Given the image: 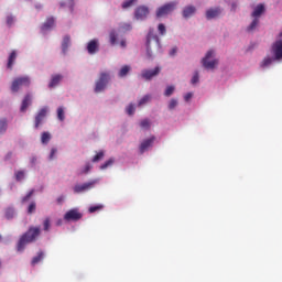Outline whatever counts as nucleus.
I'll return each mask as SVG.
<instances>
[{
    "label": "nucleus",
    "instance_id": "nucleus-15",
    "mask_svg": "<svg viewBox=\"0 0 282 282\" xmlns=\"http://www.w3.org/2000/svg\"><path fill=\"white\" fill-rule=\"evenodd\" d=\"M153 142H155V137H152L150 139H145L141 144H140V153H144L150 147H153Z\"/></svg>",
    "mask_w": 282,
    "mask_h": 282
},
{
    "label": "nucleus",
    "instance_id": "nucleus-39",
    "mask_svg": "<svg viewBox=\"0 0 282 282\" xmlns=\"http://www.w3.org/2000/svg\"><path fill=\"white\" fill-rule=\"evenodd\" d=\"M102 208H104L102 205L90 206L88 209V213H97V210H102Z\"/></svg>",
    "mask_w": 282,
    "mask_h": 282
},
{
    "label": "nucleus",
    "instance_id": "nucleus-5",
    "mask_svg": "<svg viewBox=\"0 0 282 282\" xmlns=\"http://www.w3.org/2000/svg\"><path fill=\"white\" fill-rule=\"evenodd\" d=\"M263 12H265V7L263 4H258L254 8L253 12L251 13V17H253V20L250 23V25L247 28L248 32H252V30L257 29V25H259V17H261Z\"/></svg>",
    "mask_w": 282,
    "mask_h": 282
},
{
    "label": "nucleus",
    "instance_id": "nucleus-43",
    "mask_svg": "<svg viewBox=\"0 0 282 282\" xmlns=\"http://www.w3.org/2000/svg\"><path fill=\"white\" fill-rule=\"evenodd\" d=\"M116 41H118V35L116 34V32H111L110 33V43L111 45H116Z\"/></svg>",
    "mask_w": 282,
    "mask_h": 282
},
{
    "label": "nucleus",
    "instance_id": "nucleus-21",
    "mask_svg": "<svg viewBox=\"0 0 282 282\" xmlns=\"http://www.w3.org/2000/svg\"><path fill=\"white\" fill-rule=\"evenodd\" d=\"M274 61H278L275 59L274 57H270V56H267L263 58V61L260 63V67H262V69H264V67H270V65L272 63H274Z\"/></svg>",
    "mask_w": 282,
    "mask_h": 282
},
{
    "label": "nucleus",
    "instance_id": "nucleus-8",
    "mask_svg": "<svg viewBox=\"0 0 282 282\" xmlns=\"http://www.w3.org/2000/svg\"><path fill=\"white\" fill-rule=\"evenodd\" d=\"M271 54H273L275 61H282V40H278L272 44Z\"/></svg>",
    "mask_w": 282,
    "mask_h": 282
},
{
    "label": "nucleus",
    "instance_id": "nucleus-4",
    "mask_svg": "<svg viewBox=\"0 0 282 282\" xmlns=\"http://www.w3.org/2000/svg\"><path fill=\"white\" fill-rule=\"evenodd\" d=\"M109 80H111V75L108 72H101L98 80L96 82L95 93L100 94V91H105Z\"/></svg>",
    "mask_w": 282,
    "mask_h": 282
},
{
    "label": "nucleus",
    "instance_id": "nucleus-55",
    "mask_svg": "<svg viewBox=\"0 0 282 282\" xmlns=\"http://www.w3.org/2000/svg\"><path fill=\"white\" fill-rule=\"evenodd\" d=\"M31 163H32V164H36V156H33V158L31 159Z\"/></svg>",
    "mask_w": 282,
    "mask_h": 282
},
{
    "label": "nucleus",
    "instance_id": "nucleus-7",
    "mask_svg": "<svg viewBox=\"0 0 282 282\" xmlns=\"http://www.w3.org/2000/svg\"><path fill=\"white\" fill-rule=\"evenodd\" d=\"M176 7H177V2H170L159 8L156 10L158 19H162V17H166V14H171V12H173V10H175Z\"/></svg>",
    "mask_w": 282,
    "mask_h": 282
},
{
    "label": "nucleus",
    "instance_id": "nucleus-33",
    "mask_svg": "<svg viewBox=\"0 0 282 282\" xmlns=\"http://www.w3.org/2000/svg\"><path fill=\"white\" fill-rule=\"evenodd\" d=\"M113 162H115L113 159H109L108 161H106L104 164L100 165V170L105 171V169H109V166H111Z\"/></svg>",
    "mask_w": 282,
    "mask_h": 282
},
{
    "label": "nucleus",
    "instance_id": "nucleus-46",
    "mask_svg": "<svg viewBox=\"0 0 282 282\" xmlns=\"http://www.w3.org/2000/svg\"><path fill=\"white\" fill-rule=\"evenodd\" d=\"M177 107V99H171L169 104V109H175Z\"/></svg>",
    "mask_w": 282,
    "mask_h": 282
},
{
    "label": "nucleus",
    "instance_id": "nucleus-32",
    "mask_svg": "<svg viewBox=\"0 0 282 282\" xmlns=\"http://www.w3.org/2000/svg\"><path fill=\"white\" fill-rule=\"evenodd\" d=\"M4 215L8 219H13L14 218V208H12V207L7 208Z\"/></svg>",
    "mask_w": 282,
    "mask_h": 282
},
{
    "label": "nucleus",
    "instance_id": "nucleus-34",
    "mask_svg": "<svg viewBox=\"0 0 282 282\" xmlns=\"http://www.w3.org/2000/svg\"><path fill=\"white\" fill-rule=\"evenodd\" d=\"M174 91H175V86H167L165 89L164 96L169 98L170 96H173Z\"/></svg>",
    "mask_w": 282,
    "mask_h": 282
},
{
    "label": "nucleus",
    "instance_id": "nucleus-50",
    "mask_svg": "<svg viewBox=\"0 0 282 282\" xmlns=\"http://www.w3.org/2000/svg\"><path fill=\"white\" fill-rule=\"evenodd\" d=\"M191 98H193V93H187V94L184 96L185 102H188V100H191Z\"/></svg>",
    "mask_w": 282,
    "mask_h": 282
},
{
    "label": "nucleus",
    "instance_id": "nucleus-30",
    "mask_svg": "<svg viewBox=\"0 0 282 282\" xmlns=\"http://www.w3.org/2000/svg\"><path fill=\"white\" fill-rule=\"evenodd\" d=\"M57 118L58 120H61V122L65 120V110L63 109V107L57 108Z\"/></svg>",
    "mask_w": 282,
    "mask_h": 282
},
{
    "label": "nucleus",
    "instance_id": "nucleus-53",
    "mask_svg": "<svg viewBox=\"0 0 282 282\" xmlns=\"http://www.w3.org/2000/svg\"><path fill=\"white\" fill-rule=\"evenodd\" d=\"M120 45H121V47H127V42H126L124 40H122V41L120 42Z\"/></svg>",
    "mask_w": 282,
    "mask_h": 282
},
{
    "label": "nucleus",
    "instance_id": "nucleus-11",
    "mask_svg": "<svg viewBox=\"0 0 282 282\" xmlns=\"http://www.w3.org/2000/svg\"><path fill=\"white\" fill-rule=\"evenodd\" d=\"M64 219L66 221H78L83 219V214H80L78 209H70L64 215Z\"/></svg>",
    "mask_w": 282,
    "mask_h": 282
},
{
    "label": "nucleus",
    "instance_id": "nucleus-9",
    "mask_svg": "<svg viewBox=\"0 0 282 282\" xmlns=\"http://www.w3.org/2000/svg\"><path fill=\"white\" fill-rule=\"evenodd\" d=\"M162 72V68L156 66L154 69H143L141 72V78L144 80H151L152 78H155Z\"/></svg>",
    "mask_w": 282,
    "mask_h": 282
},
{
    "label": "nucleus",
    "instance_id": "nucleus-52",
    "mask_svg": "<svg viewBox=\"0 0 282 282\" xmlns=\"http://www.w3.org/2000/svg\"><path fill=\"white\" fill-rule=\"evenodd\" d=\"M56 202H57V204H63V202H65V196H59V197H57V199H56Z\"/></svg>",
    "mask_w": 282,
    "mask_h": 282
},
{
    "label": "nucleus",
    "instance_id": "nucleus-41",
    "mask_svg": "<svg viewBox=\"0 0 282 282\" xmlns=\"http://www.w3.org/2000/svg\"><path fill=\"white\" fill-rule=\"evenodd\" d=\"M36 212V203L32 202L28 207L29 215H32V213Z\"/></svg>",
    "mask_w": 282,
    "mask_h": 282
},
{
    "label": "nucleus",
    "instance_id": "nucleus-44",
    "mask_svg": "<svg viewBox=\"0 0 282 282\" xmlns=\"http://www.w3.org/2000/svg\"><path fill=\"white\" fill-rule=\"evenodd\" d=\"M89 171H91V164L86 163L84 170L80 172V175H87V173H89Z\"/></svg>",
    "mask_w": 282,
    "mask_h": 282
},
{
    "label": "nucleus",
    "instance_id": "nucleus-13",
    "mask_svg": "<svg viewBox=\"0 0 282 282\" xmlns=\"http://www.w3.org/2000/svg\"><path fill=\"white\" fill-rule=\"evenodd\" d=\"M46 116H47V107H43L42 109H40V111L35 116V124H34L35 129H39V127H41Z\"/></svg>",
    "mask_w": 282,
    "mask_h": 282
},
{
    "label": "nucleus",
    "instance_id": "nucleus-38",
    "mask_svg": "<svg viewBox=\"0 0 282 282\" xmlns=\"http://www.w3.org/2000/svg\"><path fill=\"white\" fill-rule=\"evenodd\" d=\"M34 195V189H31L23 198L22 204H25V202H30V198Z\"/></svg>",
    "mask_w": 282,
    "mask_h": 282
},
{
    "label": "nucleus",
    "instance_id": "nucleus-10",
    "mask_svg": "<svg viewBox=\"0 0 282 282\" xmlns=\"http://www.w3.org/2000/svg\"><path fill=\"white\" fill-rule=\"evenodd\" d=\"M96 184H98V181L94 180L88 183H84L82 185H75L74 193H85V191H91V188H94Z\"/></svg>",
    "mask_w": 282,
    "mask_h": 282
},
{
    "label": "nucleus",
    "instance_id": "nucleus-25",
    "mask_svg": "<svg viewBox=\"0 0 282 282\" xmlns=\"http://www.w3.org/2000/svg\"><path fill=\"white\" fill-rule=\"evenodd\" d=\"M129 72H131V66H129V65L122 66L121 69L119 70V77L124 78V76H127V74H129Z\"/></svg>",
    "mask_w": 282,
    "mask_h": 282
},
{
    "label": "nucleus",
    "instance_id": "nucleus-1",
    "mask_svg": "<svg viewBox=\"0 0 282 282\" xmlns=\"http://www.w3.org/2000/svg\"><path fill=\"white\" fill-rule=\"evenodd\" d=\"M39 237H41V227L31 226L28 231L20 237L17 246L18 252H23L25 246H28V243H34Z\"/></svg>",
    "mask_w": 282,
    "mask_h": 282
},
{
    "label": "nucleus",
    "instance_id": "nucleus-27",
    "mask_svg": "<svg viewBox=\"0 0 282 282\" xmlns=\"http://www.w3.org/2000/svg\"><path fill=\"white\" fill-rule=\"evenodd\" d=\"M8 131V119H0V133H6Z\"/></svg>",
    "mask_w": 282,
    "mask_h": 282
},
{
    "label": "nucleus",
    "instance_id": "nucleus-26",
    "mask_svg": "<svg viewBox=\"0 0 282 282\" xmlns=\"http://www.w3.org/2000/svg\"><path fill=\"white\" fill-rule=\"evenodd\" d=\"M50 140H52V134L50 132H43L41 137L42 144H48Z\"/></svg>",
    "mask_w": 282,
    "mask_h": 282
},
{
    "label": "nucleus",
    "instance_id": "nucleus-17",
    "mask_svg": "<svg viewBox=\"0 0 282 282\" xmlns=\"http://www.w3.org/2000/svg\"><path fill=\"white\" fill-rule=\"evenodd\" d=\"M88 54H96L98 52V40H91L87 45Z\"/></svg>",
    "mask_w": 282,
    "mask_h": 282
},
{
    "label": "nucleus",
    "instance_id": "nucleus-19",
    "mask_svg": "<svg viewBox=\"0 0 282 282\" xmlns=\"http://www.w3.org/2000/svg\"><path fill=\"white\" fill-rule=\"evenodd\" d=\"M72 43V37L69 35H65L62 42V52L63 54H67V50Z\"/></svg>",
    "mask_w": 282,
    "mask_h": 282
},
{
    "label": "nucleus",
    "instance_id": "nucleus-23",
    "mask_svg": "<svg viewBox=\"0 0 282 282\" xmlns=\"http://www.w3.org/2000/svg\"><path fill=\"white\" fill-rule=\"evenodd\" d=\"M17 61V51H13L10 55H9V59H8V64L7 67L9 69H12V66L14 65V62Z\"/></svg>",
    "mask_w": 282,
    "mask_h": 282
},
{
    "label": "nucleus",
    "instance_id": "nucleus-14",
    "mask_svg": "<svg viewBox=\"0 0 282 282\" xmlns=\"http://www.w3.org/2000/svg\"><path fill=\"white\" fill-rule=\"evenodd\" d=\"M30 105H32V95L26 94L22 100L20 111L22 113H25V111H28V107H30Z\"/></svg>",
    "mask_w": 282,
    "mask_h": 282
},
{
    "label": "nucleus",
    "instance_id": "nucleus-16",
    "mask_svg": "<svg viewBox=\"0 0 282 282\" xmlns=\"http://www.w3.org/2000/svg\"><path fill=\"white\" fill-rule=\"evenodd\" d=\"M219 14H221L220 8H214V9L212 8L206 11V19L210 21V19H217Z\"/></svg>",
    "mask_w": 282,
    "mask_h": 282
},
{
    "label": "nucleus",
    "instance_id": "nucleus-12",
    "mask_svg": "<svg viewBox=\"0 0 282 282\" xmlns=\"http://www.w3.org/2000/svg\"><path fill=\"white\" fill-rule=\"evenodd\" d=\"M134 17L137 21H144L149 17V8L145 6L138 7L134 11Z\"/></svg>",
    "mask_w": 282,
    "mask_h": 282
},
{
    "label": "nucleus",
    "instance_id": "nucleus-37",
    "mask_svg": "<svg viewBox=\"0 0 282 282\" xmlns=\"http://www.w3.org/2000/svg\"><path fill=\"white\" fill-rule=\"evenodd\" d=\"M25 177V172L24 171H18L15 172V180L17 182H21Z\"/></svg>",
    "mask_w": 282,
    "mask_h": 282
},
{
    "label": "nucleus",
    "instance_id": "nucleus-49",
    "mask_svg": "<svg viewBox=\"0 0 282 282\" xmlns=\"http://www.w3.org/2000/svg\"><path fill=\"white\" fill-rule=\"evenodd\" d=\"M121 30H123V32H129V31H131V24H123V25L121 26Z\"/></svg>",
    "mask_w": 282,
    "mask_h": 282
},
{
    "label": "nucleus",
    "instance_id": "nucleus-31",
    "mask_svg": "<svg viewBox=\"0 0 282 282\" xmlns=\"http://www.w3.org/2000/svg\"><path fill=\"white\" fill-rule=\"evenodd\" d=\"M141 129H151V121L149 119H143L140 122Z\"/></svg>",
    "mask_w": 282,
    "mask_h": 282
},
{
    "label": "nucleus",
    "instance_id": "nucleus-54",
    "mask_svg": "<svg viewBox=\"0 0 282 282\" xmlns=\"http://www.w3.org/2000/svg\"><path fill=\"white\" fill-rule=\"evenodd\" d=\"M56 226H63V219H58V220L56 221Z\"/></svg>",
    "mask_w": 282,
    "mask_h": 282
},
{
    "label": "nucleus",
    "instance_id": "nucleus-36",
    "mask_svg": "<svg viewBox=\"0 0 282 282\" xmlns=\"http://www.w3.org/2000/svg\"><path fill=\"white\" fill-rule=\"evenodd\" d=\"M105 158V152L100 151L98 152L94 158H93V162H100V160H102Z\"/></svg>",
    "mask_w": 282,
    "mask_h": 282
},
{
    "label": "nucleus",
    "instance_id": "nucleus-35",
    "mask_svg": "<svg viewBox=\"0 0 282 282\" xmlns=\"http://www.w3.org/2000/svg\"><path fill=\"white\" fill-rule=\"evenodd\" d=\"M126 112L128 113V116H133V113H135V106H133V104H130L126 108Z\"/></svg>",
    "mask_w": 282,
    "mask_h": 282
},
{
    "label": "nucleus",
    "instance_id": "nucleus-28",
    "mask_svg": "<svg viewBox=\"0 0 282 282\" xmlns=\"http://www.w3.org/2000/svg\"><path fill=\"white\" fill-rule=\"evenodd\" d=\"M52 227V220L50 217H46L43 221V230L44 232H50V228Z\"/></svg>",
    "mask_w": 282,
    "mask_h": 282
},
{
    "label": "nucleus",
    "instance_id": "nucleus-57",
    "mask_svg": "<svg viewBox=\"0 0 282 282\" xmlns=\"http://www.w3.org/2000/svg\"><path fill=\"white\" fill-rule=\"evenodd\" d=\"M1 239H2V237H1V235H0V241H1Z\"/></svg>",
    "mask_w": 282,
    "mask_h": 282
},
{
    "label": "nucleus",
    "instance_id": "nucleus-18",
    "mask_svg": "<svg viewBox=\"0 0 282 282\" xmlns=\"http://www.w3.org/2000/svg\"><path fill=\"white\" fill-rule=\"evenodd\" d=\"M197 11V9L194 6L185 7L183 10V17L185 19H188L189 17H193V14Z\"/></svg>",
    "mask_w": 282,
    "mask_h": 282
},
{
    "label": "nucleus",
    "instance_id": "nucleus-47",
    "mask_svg": "<svg viewBox=\"0 0 282 282\" xmlns=\"http://www.w3.org/2000/svg\"><path fill=\"white\" fill-rule=\"evenodd\" d=\"M56 153H58V150L56 148H52L51 154H50V160H54V155H56Z\"/></svg>",
    "mask_w": 282,
    "mask_h": 282
},
{
    "label": "nucleus",
    "instance_id": "nucleus-42",
    "mask_svg": "<svg viewBox=\"0 0 282 282\" xmlns=\"http://www.w3.org/2000/svg\"><path fill=\"white\" fill-rule=\"evenodd\" d=\"M158 30L161 36H164V34H166V26L163 23L159 24Z\"/></svg>",
    "mask_w": 282,
    "mask_h": 282
},
{
    "label": "nucleus",
    "instance_id": "nucleus-45",
    "mask_svg": "<svg viewBox=\"0 0 282 282\" xmlns=\"http://www.w3.org/2000/svg\"><path fill=\"white\" fill-rule=\"evenodd\" d=\"M137 0H127L122 3V8L123 9H127V8H131V6H133V3L135 2Z\"/></svg>",
    "mask_w": 282,
    "mask_h": 282
},
{
    "label": "nucleus",
    "instance_id": "nucleus-2",
    "mask_svg": "<svg viewBox=\"0 0 282 282\" xmlns=\"http://www.w3.org/2000/svg\"><path fill=\"white\" fill-rule=\"evenodd\" d=\"M154 45V47H160V37L158 34H155V31L153 29L149 30L148 36H147V56L148 58H153V53H151V45Z\"/></svg>",
    "mask_w": 282,
    "mask_h": 282
},
{
    "label": "nucleus",
    "instance_id": "nucleus-6",
    "mask_svg": "<svg viewBox=\"0 0 282 282\" xmlns=\"http://www.w3.org/2000/svg\"><path fill=\"white\" fill-rule=\"evenodd\" d=\"M215 56V51L210 50L206 53L205 57L202 59L203 67L205 69H215L216 65H219V59H212Z\"/></svg>",
    "mask_w": 282,
    "mask_h": 282
},
{
    "label": "nucleus",
    "instance_id": "nucleus-51",
    "mask_svg": "<svg viewBox=\"0 0 282 282\" xmlns=\"http://www.w3.org/2000/svg\"><path fill=\"white\" fill-rule=\"evenodd\" d=\"M177 54V47H173L171 51H170V56H175Z\"/></svg>",
    "mask_w": 282,
    "mask_h": 282
},
{
    "label": "nucleus",
    "instance_id": "nucleus-24",
    "mask_svg": "<svg viewBox=\"0 0 282 282\" xmlns=\"http://www.w3.org/2000/svg\"><path fill=\"white\" fill-rule=\"evenodd\" d=\"M61 80H63V76L62 75L53 76L48 87H56V85H58V83H61Z\"/></svg>",
    "mask_w": 282,
    "mask_h": 282
},
{
    "label": "nucleus",
    "instance_id": "nucleus-22",
    "mask_svg": "<svg viewBox=\"0 0 282 282\" xmlns=\"http://www.w3.org/2000/svg\"><path fill=\"white\" fill-rule=\"evenodd\" d=\"M44 258H45V253L43 251H39L37 256H35L32 259L31 264L36 265V263H41V261H43Z\"/></svg>",
    "mask_w": 282,
    "mask_h": 282
},
{
    "label": "nucleus",
    "instance_id": "nucleus-40",
    "mask_svg": "<svg viewBox=\"0 0 282 282\" xmlns=\"http://www.w3.org/2000/svg\"><path fill=\"white\" fill-rule=\"evenodd\" d=\"M199 83V72H195L193 77H192V85H197Z\"/></svg>",
    "mask_w": 282,
    "mask_h": 282
},
{
    "label": "nucleus",
    "instance_id": "nucleus-3",
    "mask_svg": "<svg viewBox=\"0 0 282 282\" xmlns=\"http://www.w3.org/2000/svg\"><path fill=\"white\" fill-rule=\"evenodd\" d=\"M32 84V80L30 79L29 76H20L13 79L12 84H11V91L13 94H17L19 91V89L23 88V87H30V85Z\"/></svg>",
    "mask_w": 282,
    "mask_h": 282
},
{
    "label": "nucleus",
    "instance_id": "nucleus-58",
    "mask_svg": "<svg viewBox=\"0 0 282 282\" xmlns=\"http://www.w3.org/2000/svg\"><path fill=\"white\" fill-rule=\"evenodd\" d=\"M280 36H282V32L280 33Z\"/></svg>",
    "mask_w": 282,
    "mask_h": 282
},
{
    "label": "nucleus",
    "instance_id": "nucleus-20",
    "mask_svg": "<svg viewBox=\"0 0 282 282\" xmlns=\"http://www.w3.org/2000/svg\"><path fill=\"white\" fill-rule=\"evenodd\" d=\"M55 20L54 18H47L44 24L42 25V31L45 32L47 30H51V28H54Z\"/></svg>",
    "mask_w": 282,
    "mask_h": 282
},
{
    "label": "nucleus",
    "instance_id": "nucleus-29",
    "mask_svg": "<svg viewBox=\"0 0 282 282\" xmlns=\"http://www.w3.org/2000/svg\"><path fill=\"white\" fill-rule=\"evenodd\" d=\"M147 102H151V95H145L143 96L139 102H138V107H142L144 105H147Z\"/></svg>",
    "mask_w": 282,
    "mask_h": 282
},
{
    "label": "nucleus",
    "instance_id": "nucleus-56",
    "mask_svg": "<svg viewBox=\"0 0 282 282\" xmlns=\"http://www.w3.org/2000/svg\"><path fill=\"white\" fill-rule=\"evenodd\" d=\"M232 10H237V3L231 4Z\"/></svg>",
    "mask_w": 282,
    "mask_h": 282
},
{
    "label": "nucleus",
    "instance_id": "nucleus-48",
    "mask_svg": "<svg viewBox=\"0 0 282 282\" xmlns=\"http://www.w3.org/2000/svg\"><path fill=\"white\" fill-rule=\"evenodd\" d=\"M12 23H14V18H13L12 15H9V17L7 18V24H8L9 26H11Z\"/></svg>",
    "mask_w": 282,
    "mask_h": 282
}]
</instances>
